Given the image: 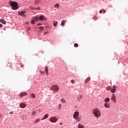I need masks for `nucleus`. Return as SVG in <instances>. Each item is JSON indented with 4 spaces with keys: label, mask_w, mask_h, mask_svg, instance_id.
Returning <instances> with one entry per match:
<instances>
[{
    "label": "nucleus",
    "mask_w": 128,
    "mask_h": 128,
    "mask_svg": "<svg viewBox=\"0 0 128 128\" xmlns=\"http://www.w3.org/2000/svg\"><path fill=\"white\" fill-rule=\"evenodd\" d=\"M10 5L11 6L12 9L16 10L18 8V4L16 2H10Z\"/></svg>",
    "instance_id": "nucleus-1"
},
{
    "label": "nucleus",
    "mask_w": 128,
    "mask_h": 128,
    "mask_svg": "<svg viewBox=\"0 0 128 128\" xmlns=\"http://www.w3.org/2000/svg\"><path fill=\"white\" fill-rule=\"evenodd\" d=\"M93 114L96 118H100V112L98 108H96L93 110Z\"/></svg>",
    "instance_id": "nucleus-2"
},
{
    "label": "nucleus",
    "mask_w": 128,
    "mask_h": 128,
    "mask_svg": "<svg viewBox=\"0 0 128 128\" xmlns=\"http://www.w3.org/2000/svg\"><path fill=\"white\" fill-rule=\"evenodd\" d=\"M50 90L54 92H58L59 90V88L58 85H52L51 86Z\"/></svg>",
    "instance_id": "nucleus-3"
},
{
    "label": "nucleus",
    "mask_w": 128,
    "mask_h": 128,
    "mask_svg": "<svg viewBox=\"0 0 128 128\" xmlns=\"http://www.w3.org/2000/svg\"><path fill=\"white\" fill-rule=\"evenodd\" d=\"M36 22H39L38 21V16H36L35 17H34L32 18V20L31 21V24H34V23Z\"/></svg>",
    "instance_id": "nucleus-4"
},
{
    "label": "nucleus",
    "mask_w": 128,
    "mask_h": 128,
    "mask_svg": "<svg viewBox=\"0 0 128 128\" xmlns=\"http://www.w3.org/2000/svg\"><path fill=\"white\" fill-rule=\"evenodd\" d=\"M50 122L54 123L58 122V118L54 116L50 117Z\"/></svg>",
    "instance_id": "nucleus-5"
},
{
    "label": "nucleus",
    "mask_w": 128,
    "mask_h": 128,
    "mask_svg": "<svg viewBox=\"0 0 128 128\" xmlns=\"http://www.w3.org/2000/svg\"><path fill=\"white\" fill-rule=\"evenodd\" d=\"M116 90V86L114 85L112 88H110V90L112 94H114Z\"/></svg>",
    "instance_id": "nucleus-6"
},
{
    "label": "nucleus",
    "mask_w": 128,
    "mask_h": 128,
    "mask_svg": "<svg viewBox=\"0 0 128 128\" xmlns=\"http://www.w3.org/2000/svg\"><path fill=\"white\" fill-rule=\"evenodd\" d=\"M38 18V21L40 20H46V18L44 15L40 16Z\"/></svg>",
    "instance_id": "nucleus-7"
},
{
    "label": "nucleus",
    "mask_w": 128,
    "mask_h": 128,
    "mask_svg": "<svg viewBox=\"0 0 128 128\" xmlns=\"http://www.w3.org/2000/svg\"><path fill=\"white\" fill-rule=\"evenodd\" d=\"M78 116H80V113L78 112H75L73 115V118L74 120H78Z\"/></svg>",
    "instance_id": "nucleus-8"
},
{
    "label": "nucleus",
    "mask_w": 128,
    "mask_h": 128,
    "mask_svg": "<svg viewBox=\"0 0 128 128\" xmlns=\"http://www.w3.org/2000/svg\"><path fill=\"white\" fill-rule=\"evenodd\" d=\"M116 95L114 94H112L111 96V100L114 102H116Z\"/></svg>",
    "instance_id": "nucleus-9"
},
{
    "label": "nucleus",
    "mask_w": 128,
    "mask_h": 128,
    "mask_svg": "<svg viewBox=\"0 0 128 128\" xmlns=\"http://www.w3.org/2000/svg\"><path fill=\"white\" fill-rule=\"evenodd\" d=\"M48 118V114H46L44 116V118L42 119V120H46Z\"/></svg>",
    "instance_id": "nucleus-10"
},
{
    "label": "nucleus",
    "mask_w": 128,
    "mask_h": 128,
    "mask_svg": "<svg viewBox=\"0 0 128 128\" xmlns=\"http://www.w3.org/2000/svg\"><path fill=\"white\" fill-rule=\"evenodd\" d=\"M66 22V20H62L61 22L62 26H64V24Z\"/></svg>",
    "instance_id": "nucleus-11"
},
{
    "label": "nucleus",
    "mask_w": 128,
    "mask_h": 128,
    "mask_svg": "<svg viewBox=\"0 0 128 128\" xmlns=\"http://www.w3.org/2000/svg\"><path fill=\"white\" fill-rule=\"evenodd\" d=\"M0 22L2 24H6V20L2 19H0Z\"/></svg>",
    "instance_id": "nucleus-12"
},
{
    "label": "nucleus",
    "mask_w": 128,
    "mask_h": 128,
    "mask_svg": "<svg viewBox=\"0 0 128 128\" xmlns=\"http://www.w3.org/2000/svg\"><path fill=\"white\" fill-rule=\"evenodd\" d=\"M24 14H26V12L24 11H23V12H18V14L20 15V16H24Z\"/></svg>",
    "instance_id": "nucleus-13"
},
{
    "label": "nucleus",
    "mask_w": 128,
    "mask_h": 128,
    "mask_svg": "<svg viewBox=\"0 0 128 128\" xmlns=\"http://www.w3.org/2000/svg\"><path fill=\"white\" fill-rule=\"evenodd\" d=\"M20 106L22 108H26V104H24V103H22L20 104Z\"/></svg>",
    "instance_id": "nucleus-14"
},
{
    "label": "nucleus",
    "mask_w": 128,
    "mask_h": 128,
    "mask_svg": "<svg viewBox=\"0 0 128 128\" xmlns=\"http://www.w3.org/2000/svg\"><path fill=\"white\" fill-rule=\"evenodd\" d=\"M26 94H28L26 92H22L20 94V96L22 98V96H26Z\"/></svg>",
    "instance_id": "nucleus-15"
},
{
    "label": "nucleus",
    "mask_w": 128,
    "mask_h": 128,
    "mask_svg": "<svg viewBox=\"0 0 128 128\" xmlns=\"http://www.w3.org/2000/svg\"><path fill=\"white\" fill-rule=\"evenodd\" d=\"M90 80V78H88L86 80H85V84H88V82Z\"/></svg>",
    "instance_id": "nucleus-16"
},
{
    "label": "nucleus",
    "mask_w": 128,
    "mask_h": 128,
    "mask_svg": "<svg viewBox=\"0 0 128 128\" xmlns=\"http://www.w3.org/2000/svg\"><path fill=\"white\" fill-rule=\"evenodd\" d=\"M31 98H36V94H32L30 96Z\"/></svg>",
    "instance_id": "nucleus-17"
},
{
    "label": "nucleus",
    "mask_w": 128,
    "mask_h": 128,
    "mask_svg": "<svg viewBox=\"0 0 128 128\" xmlns=\"http://www.w3.org/2000/svg\"><path fill=\"white\" fill-rule=\"evenodd\" d=\"M45 71L46 74H48V66L45 67Z\"/></svg>",
    "instance_id": "nucleus-18"
},
{
    "label": "nucleus",
    "mask_w": 128,
    "mask_h": 128,
    "mask_svg": "<svg viewBox=\"0 0 128 128\" xmlns=\"http://www.w3.org/2000/svg\"><path fill=\"white\" fill-rule=\"evenodd\" d=\"M104 107L107 108H110V104L108 103H105L104 104Z\"/></svg>",
    "instance_id": "nucleus-19"
},
{
    "label": "nucleus",
    "mask_w": 128,
    "mask_h": 128,
    "mask_svg": "<svg viewBox=\"0 0 128 128\" xmlns=\"http://www.w3.org/2000/svg\"><path fill=\"white\" fill-rule=\"evenodd\" d=\"M40 121V118H37L35 120L34 124H36V122H38Z\"/></svg>",
    "instance_id": "nucleus-20"
},
{
    "label": "nucleus",
    "mask_w": 128,
    "mask_h": 128,
    "mask_svg": "<svg viewBox=\"0 0 128 128\" xmlns=\"http://www.w3.org/2000/svg\"><path fill=\"white\" fill-rule=\"evenodd\" d=\"M104 102H110V98H106L105 100H104Z\"/></svg>",
    "instance_id": "nucleus-21"
},
{
    "label": "nucleus",
    "mask_w": 128,
    "mask_h": 128,
    "mask_svg": "<svg viewBox=\"0 0 128 128\" xmlns=\"http://www.w3.org/2000/svg\"><path fill=\"white\" fill-rule=\"evenodd\" d=\"M78 128H84V126L82 124H78Z\"/></svg>",
    "instance_id": "nucleus-22"
},
{
    "label": "nucleus",
    "mask_w": 128,
    "mask_h": 128,
    "mask_svg": "<svg viewBox=\"0 0 128 128\" xmlns=\"http://www.w3.org/2000/svg\"><path fill=\"white\" fill-rule=\"evenodd\" d=\"M54 24V26H56L58 25V22H56L55 20H54V22L53 23Z\"/></svg>",
    "instance_id": "nucleus-23"
},
{
    "label": "nucleus",
    "mask_w": 128,
    "mask_h": 128,
    "mask_svg": "<svg viewBox=\"0 0 128 128\" xmlns=\"http://www.w3.org/2000/svg\"><path fill=\"white\" fill-rule=\"evenodd\" d=\"M55 8H60V4H56L54 5Z\"/></svg>",
    "instance_id": "nucleus-24"
},
{
    "label": "nucleus",
    "mask_w": 128,
    "mask_h": 128,
    "mask_svg": "<svg viewBox=\"0 0 128 128\" xmlns=\"http://www.w3.org/2000/svg\"><path fill=\"white\" fill-rule=\"evenodd\" d=\"M74 46L75 48H78V44H74Z\"/></svg>",
    "instance_id": "nucleus-25"
},
{
    "label": "nucleus",
    "mask_w": 128,
    "mask_h": 128,
    "mask_svg": "<svg viewBox=\"0 0 128 128\" xmlns=\"http://www.w3.org/2000/svg\"><path fill=\"white\" fill-rule=\"evenodd\" d=\"M39 28L40 30H44V26H40V27H39Z\"/></svg>",
    "instance_id": "nucleus-26"
},
{
    "label": "nucleus",
    "mask_w": 128,
    "mask_h": 128,
    "mask_svg": "<svg viewBox=\"0 0 128 128\" xmlns=\"http://www.w3.org/2000/svg\"><path fill=\"white\" fill-rule=\"evenodd\" d=\"M36 114V112L33 111L32 112V116H34V114Z\"/></svg>",
    "instance_id": "nucleus-27"
},
{
    "label": "nucleus",
    "mask_w": 128,
    "mask_h": 128,
    "mask_svg": "<svg viewBox=\"0 0 128 128\" xmlns=\"http://www.w3.org/2000/svg\"><path fill=\"white\" fill-rule=\"evenodd\" d=\"M61 102H64H64H66V100H64V99H62Z\"/></svg>",
    "instance_id": "nucleus-28"
},
{
    "label": "nucleus",
    "mask_w": 128,
    "mask_h": 128,
    "mask_svg": "<svg viewBox=\"0 0 128 128\" xmlns=\"http://www.w3.org/2000/svg\"><path fill=\"white\" fill-rule=\"evenodd\" d=\"M35 10H40V7L35 8Z\"/></svg>",
    "instance_id": "nucleus-29"
},
{
    "label": "nucleus",
    "mask_w": 128,
    "mask_h": 128,
    "mask_svg": "<svg viewBox=\"0 0 128 128\" xmlns=\"http://www.w3.org/2000/svg\"><path fill=\"white\" fill-rule=\"evenodd\" d=\"M40 72L41 74H44V72L40 71Z\"/></svg>",
    "instance_id": "nucleus-30"
},
{
    "label": "nucleus",
    "mask_w": 128,
    "mask_h": 128,
    "mask_svg": "<svg viewBox=\"0 0 128 128\" xmlns=\"http://www.w3.org/2000/svg\"><path fill=\"white\" fill-rule=\"evenodd\" d=\"M71 82H72V84H74V80H71Z\"/></svg>",
    "instance_id": "nucleus-31"
},
{
    "label": "nucleus",
    "mask_w": 128,
    "mask_h": 128,
    "mask_svg": "<svg viewBox=\"0 0 128 128\" xmlns=\"http://www.w3.org/2000/svg\"><path fill=\"white\" fill-rule=\"evenodd\" d=\"M30 10H36V8H34L30 7Z\"/></svg>",
    "instance_id": "nucleus-32"
},
{
    "label": "nucleus",
    "mask_w": 128,
    "mask_h": 128,
    "mask_svg": "<svg viewBox=\"0 0 128 128\" xmlns=\"http://www.w3.org/2000/svg\"><path fill=\"white\" fill-rule=\"evenodd\" d=\"M37 26H42V24H38Z\"/></svg>",
    "instance_id": "nucleus-33"
},
{
    "label": "nucleus",
    "mask_w": 128,
    "mask_h": 128,
    "mask_svg": "<svg viewBox=\"0 0 128 128\" xmlns=\"http://www.w3.org/2000/svg\"><path fill=\"white\" fill-rule=\"evenodd\" d=\"M46 34H48V32H44V36H46Z\"/></svg>",
    "instance_id": "nucleus-34"
},
{
    "label": "nucleus",
    "mask_w": 128,
    "mask_h": 128,
    "mask_svg": "<svg viewBox=\"0 0 128 128\" xmlns=\"http://www.w3.org/2000/svg\"><path fill=\"white\" fill-rule=\"evenodd\" d=\"M22 16H24V18H26V15L24 14V15Z\"/></svg>",
    "instance_id": "nucleus-35"
},
{
    "label": "nucleus",
    "mask_w": 128,
    "mask_h": 128,
    "mask_svg": "<svg viewBox=\"0 0 128 128\" xmlns=\"http://www.w3.org/2000/svg\"><path fill=\"white\" fill-rule=\"evenodd\" d=\"M2 118V114H0V120Z\"/></svg>",
    "instance_id": "nucleus-36"
},
{
    "label": "nucleus",
    "mask_w": 128,
    "mask_h": 128,
    "mask_svg": "<svg viewBox=\"0 0 128 128\" xmlns=\"http://www.w3.org/2000/svg\"><path fill=\"white\" fill-rule=\"evenodd\" d=\"M100 14H102V10H100Z\"/></svg>",
    "instance_id": "nucleus-37"
},
{
    "label": "nucleus",
    "mask_w": 128,
    "mask_h": 128,
    "mask_svg": "<svg viewBox=\"0 0 128 128\" xmlns=\"http://www.w3.org/2000/svg\"><path fill=\"white\" fill-rule=\"evenodd\" d=\"M106 90H110V88H106Z\"/></svg>",
    "instance_id": "nucleus-38"
},
{
    "label": "nucleus",
    "mask_w": 128,
    "mask_h": 128,
    "mask_svg": "<svg viewBox=\"0 0 128 128\" xmlns=\"http://www.w3.org/2000/svg\"><path fill=\"white\" fill-rule=\"evenodd\" d=\"M14 114V112H10V114Z\"/></svg>",
    "instance_id": "nucleus-39"
},
{
    "label": "nucleus",
    "mask_w": 128,
    "mask_h": 128,
    "mask_svg": "<svg viewBox=\"0 0 128 128\" xmlns=\"http://www.w3.org/2000/svg\"><path fill=\"white\" fill-rule=\"evenodd\" d=\"M102 11L104 12V14H106V10H102Z\"/></svg>",
    "instance_id": "nucleus-40"
},
{
    "label": "nucleus",
    "mask_w": 128,
    "mask_h": 128,
    "mask_svg": "<svg viewBox=\"0 0 128 128\" xmlns=\"http://www.w3.org/2000/svg\"><path fill=\"white\" fill-rule=\"evenodd\" d=\"M2 24H0V28H2Z\"/></svg>",
    "instance_id": "nucleus-41"
},
{
    "label": "nucleus",
    "mask_w": 128,
    "mask_h": 128,
    "mask_svg": "<svg viewBox=\"0 0 128 128\" xmlns=\"http://www.w3.org/2000/svg\"><path fill=\"white\" fill-rule=\"evenodd\" d=\"M60 106H61V105L60 104V105H59V108H60Z\"/></svg>",
    "instance_id": "nucleus-42"
},
{
    "label": "nucleus",
    "mask_w": 128,
    "mask_h": 128,
    "mask_svg": "<svg viewBox=\"0 0 128 128\" xmlns=\"http://www.w3.org/2000/svg\"><path fill=\"white\" fill-rule=\"evenodd\" d=\"M60 124H61V125L62 124V123L60 122Z\"/></svg>",
    "instance_id": "nucleus-43"
},
{
    "label": "nucleus",
    "mask_w": 128,
    "mask_h": 128,
    "mask_svg": "<svg viewBox=\"0 0 128 128\" xmlns=\"http://www.w3.org/2000/svg\"><path fill=\"white\" fill-rule=\"evenodd\" d=\"M30 28H28V30H30Z\"/></svg>",
    "instance_id": "nucleus-44"
}]
</instances>
